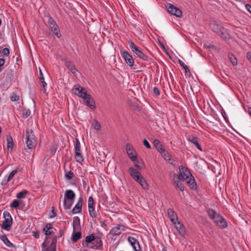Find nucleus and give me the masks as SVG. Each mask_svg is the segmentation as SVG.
I'll list each match as a JSON object with an SVG mask.
<instances>
[{
    "label": "nucleus",
    "instance_id": "obj_1",
    "mask_svg": "<svg viewBox=\"0 0 251 251\" xmlns=\"http://www.w3.org/2000/svg\"><path fill=\"white\" fill-rule=\"evenodd\" d=\"M179 173L176 175H179L180 178L185 180L191 189L196 190V182L189 170L185 167L180 165L179 166Z\"/></svg>",
    "mask_w": 251,
    "mask_h": 251
},
{
    "label": "nucleus",
    "instance_id": "obj_2",
    "mask_svg": "<svg viewBox=\"0 0 251 251\" xmlns=\"http://www.w3.org/2000/svg\"><path fill=\"white\" fill-rule=\"evenodd\" d=\"M207 212L210 218L213 220L219 227L225 228L227 226V223L226 220L215 210L212 209H208Z\"/></svg>",
    "mask_w": 251,
    "mask_h": 251
},
{
    "label": "nucleus",
    "instance_id": "obj_3",
    "mask_svg": "<svg viewBox=\"0 0 251 251\" xmlns=\"http://www.w3.org/2000/svg\"><path fill=\"white\" fill-rule=\"evenodd\" d=\"M128 172L131 177L139 183L142 188L145 190L149 189V185L141 174L132 167L128 169Z\"/></svg>",
    "mask_w": 251,
    "mask_h": 251
},
{
    "label": "nucleus",
    "instance_id": "obj_4",
    "mask_svg": "<svg viewBox=\"0 0 251 251\" xmlns=\"http://www.w3.org/2000/svg\"><path fill=\"white\" fill-rule=\"evenodd\" d=\"M82 245L93 249L99 250L102 247V242L99 239H95V236L91 234L86 237L85 240L82 242Z\"/></svg>",
    "mask_w": 251,
    "mask_h": 251
},
{
    "label": "nucleus",
    "instance_id": "obj_5",
    "mask_svg": "<svg viewBox=\"0 0 251 251\" xmlns=\"http://www.w3.org/2000/svg\"><path fill=\"white\" fill-rule=\"evenodd\" d=\"M75 194L72 190H67L64 195L63 206L65 209H70L73 204Z\"/></svg>",
    "mask_w": 251,
    "mask_h": 251
},
{
    "label": "nucleus",
    "instance_id": "obj_6",
    "mask_svg": "<svg viewBox=\"0 0 251 251\" xmlns=\"http://www.w3.org/2000/svg\"><path fill=\"white\" fill-rule=\"evenodd\" d=\"M25 143L28 149H32L36 145V138L32 130L26 131Z\"/></svg>",
    "mask_w": 251,
    "mask_h": 251
},
{
    "label": "nucleus",
    "instance_id": "obj_7",
    "mask_svg": "<svg viewBox=\"0 0 251 251\" xmlns=\"http://www.w3.org/2000/svg\"><path fill=\"white\" fill-rule=\"evenodd\" d=\"M79 218L78 217L74 218L73 223L74 231L72 236V240L74 242H76L81 237V234L80 232H76V231L78 230L79 229Z\"/></svg>",
    "mask_w": 251,
    "mask_h": 251
},
{
    "label": "nucleus",
    "instance_id": "obj_8",
    "mask_svg": "<svg viewBox=\"0 0 251 251\" xmlns=\"http://www.w3.org/2000/svg\"><path fill=\"white\" fill-rule=\"evenodd\" d=\"M61 236V234L59 236L53 235L52 237L51 243L48 246L46 244L47 237H46L45 241L41 244L42 251H56V243L57 238Z\"/></svg>",
    "mask_w": 251,
    "mask_h": 251
},
{
    "label": "nucleus",
    "instance_id": "obj_9",
    "mask_svg": "<svg viewBox=\"0 0 251 251\" xmlns=\"http://www.w3.org/2000/svg\"><path fill=\"white\" fill-rule=\"evenodd\" d=\"M128 44L133 52H134L139 58L145 61L148 60V56L142 52L132 41L129 42Z\"/></svg>",
    "mask_w": 251,
    "mask_h": 251
},
{
    "label": "nucleus",
    "instance_id": "obj_10",
    "mask_svg": "<svg viewBox=\"0 0 251 251\" xmlns=\"http://www.w3.org/2000/svg\"><path fill=\"white\" fill-rule=\"evenodd\" d=\"M4 220L1 224V228L7 231H10L12 224V218L8 212L4 211L3 213Z\"/></svg>",
    "mask_w": 251,
    "mask_h": 251
},
{
    "label": "nucleus",
    "instance_id": "obj_11",
    "mask_svg": "<svg viewBox=\"0 0 251 251\" xmlns=\"http://www.w3.org/2000/svg\"><path fill=\"white\" fill-rule=\"evenodd\" d=\"M48 24L53 33L57 38H60L61 36V34L60 32L59 28L54 20L52 18L50 17L48 20Z\"/></svg>",
    "mask_w": 251,
    "mask_h": 251
},
{
    "label": "nucleus",
    "instance_id": "obj_12",
    "mask_svg": "<svg viewBox=\"0 0 251 251\" xmlns=\"http://www.w3.org/2000/svg\"><path fill=\"white\" fill-rule=\"evenodd\" d=\"M73 91L75 95L82 99H83L88 94L85 88L78 84H75L74 86Z\"/></svg>",
    "mask_w": 251,
    "mask_h": 251
},
{
    "label": "nucleus",
    "instance_id": "obj_13",
    "mask_svg": "<svg viewBox=\"0 0 251 251\" xmlns=\"http://www.w3.org/2000/svg\"><path fill=\"white\" fill-rule=\"evenodd\" d=\"M166 6L167 11L169 13L175 15L177 17H181L182 16L181 10L175 7L174 5L171 3H167Z\"/></svg>",
    "mask_w": 251,
    "mask_h": 251
},
{
    "label": "nucleus",
    "instance_id": "obj_14",
    "mask_svg": "<svg viewBox=\"0 0 251 251\" xmlns=\"http://www.w3.org/2000/svg\"><path fill=\"white\" fill-rule=\"evenodd\" d=\"M75 160L79 163L83 161L84 159L81 153L80 144L78 140L76 139V143L75 144Z\"/></svg>",
    "mask_w": 251,
    "mask_h": 251
},
{
    "label": "nucleus",
    "instance_id": "obj_15",
    "mask_svg": "<svg viewBox=\"0 0 251 251\" xmlns=\"http://www.w3.org/2000/svg\"><path fill=\"white\" fill-rule=\"evenodd\" d=\"M120 52L126 63L129 66L132 67L134 63L132 56L126 50H121Z\"/></svg>",
    "mask_w": 251,
    "mask_h": 251
},
{
    "label": "nucleus",
    "instance_id": "obj_16",
    "mask_svg": "<svg viewBox=\"0 0 251 251\" xmlns=\"http://www.w3.org/2000/svg\"><path fill=\"white\" fill-rule=\"evenodd\" d=\"M211 29L213 31L219 34L222 38H227L226 36H224L225 31L224 30V28L221 25L214 23L211 25Z\"/></svg>",
    "mask_w": 251,
    "mask_h": 251
},
{
    "label": "nucleus",
    "instance_id": "obj_17",
    "mask_svg": "<svg viewBox=\"0 0 251 251\" xmlns=\"http://www.w3.org/2000/svg\"><path fill=\"white\" fill-rule=\"evenodd\" d=\"M126 150L131 160L133 162L137 160V156L136 155L135 151L134 150L133 146L128 143L126 144Z\"/></svg>",
    "mask_w": 251,
    "mask_h": 251
},
{
    "label": "nucleus",
    "instance_id": "obj_18",
    "mask_svg": "<svg viewBox=\"0 0 251 251\" xmlns=\"http://www.w3.org/2000/svg\"><path fill=\"white\" fill-rule=\"evenodd\" d=\"M88 211L92 218H96L97 216L95 208L94 206V200L92 197H90L88 200Z\"/></svg>",
    "mask_w": 251,
    "mask_h": 251
},
{
    "label": "nucleus",
    "instance_id": "obj_19",
    "mask_svg": "<svg viewBox=\"0 0 251 251\" xmlns=\"http://www.w3.org/2000/svg\"><path fill=\"white\" fill-rule=\"evenodd\" d=\"M127 241L134 251H141L139 242L135 238L129 236L127 238Z\"/></svg>",
    "mask_w": 251,
    "mask_h": 251
},
{
    "label": "nucleus",
    "instance_id": "obj_20",
    "mask_svg": "<svg viewBox=\"0 0 251 251\" xmlns=\"http://www.w3.org/2000/svg\"><path fill=\"white\" fill-rule=\"evenodd\" d=\"M83 99L84 100L85 105L92 109L96 108L95 100L89 94H88Z\"/></svg>",
    "mask_w": 251,
    "mask_h": 251
},
{
    "label": "nucleus",
    "instance_id": "obj_21",
    "mask_svg": "<svg viewBox=\"0 0 251 251\" xmlns=\"http://www.w3.org/2000/svg\"><path fill=\"white\" fill-rule=\"evenodd\" d=\"M18 172V169L12 171L8 176H5L4 178L1 182L2 185H6L14 176L15 174Z\"/></svg>",
    "mask_w": 251,
    "mask_h": 251
},
{
    "label": "nucleus",
    "instance_id": "obj_22",
    "mask_svg": "<svg viewBox=\"0 0 251 251\" xmlns=\"http://www.w3.org/2000/svg\"><path fill=\"white\" fill-rule=\"evenodd\" d=\"M125 230V226H124L118 225L111 229L110 233L114 236H118L121 233L122 231Z\"/></svg>",
    "mask_w": 251,
    "mask_h": 251
},
{
    "label": "nucleus",
    "instance_id": "obj_23",
    "mask_svg": "<svg viewBox=\"0 0 251 251\" xmlns=\"http://www.w3.org/2000/svg\"><path fill=\"white\" fill-rule=\"evenodd\" d=\"M54 228L52 227L51 224H47L45 227L43 228V231L46 235V237L48 238V236L52 235L54 234Z\"/></svg>",
    "mask_w": 251,
    "mask_h": 251
},
{
    "label": "nucleus",
    "instance_id": "obj_24",
    "mask_svg": "<svg viewBox=\"0 0 251 251\" xmlns=\"http://www.w3.org/2000/svg\"><path fill=\"white\" fill-rule=\"evenodd\" d=\"M82 198H79L77 203L75 204V206L73 209L72 212L73 214H77L81 211L82 210Z\"/></svg>",
    "mask_w": 251,
    "mask_h": 251
},
{
    "label": "nucleus",
    "instance_id": "obj_25",
    "mask_svg": "<svg viewBox=\"0 0 251 251\" xmlns=\"http://www.w3.org/2000/svg\"><path fill=\"white\" fill-rule=\"evenodd\" d=\"M167 213L171 222L174 224H176L177 221V217L174 211L171 208L168 209Z\"/></svg>",
    "mask_w": 251,
    "mask_h": 251
},
{
    "label": "nucleus",
    "instance_id": "obj_26",
    "mask_svg": "<svg viewBox=\"0 0 251 251\" xmlns=\"http://www.w3.org/2000/svg\"><path fill=\"white\" fill-rule=\"evenodd\" d=\"M161 154L164 159L169 163L173 165H175L174 160L172 159L171 155L169 153V152L166 151V150L161 152Z\"/></svg>",
    "mask_w": 251,
    "mask_h": 251
},
{
    "label": "nucleus",
    "instance_id": "obj_27",
    "mask_svg": "<svg viewBox=\"0 0 251 251\" xmlns=\"http://www.w3.org/2000/svg\"><path fill=\"white\" fill-rule=\"evenodd\" d=\"M153 144L156 150L160 153L165 150L160 141L158 139H154L153 142Z\"/></svg>",
    "mask_w": 251,
    "mask_h": 251
},
{
    "label": "nucleus",
    "instance_id": "obj_28",
    "mask_svg": "<svg viewBox=\"0 0 251 251\" xmlns=\"http://www.w3.org/2000/svg\"><path fill=\"white\" fill-rule=\"evenodd\" d=\"M175 225L176 229L179 232V234L181 236H184L185 235V230L184 226L178 222Z\"/></svg>",
    "mask_w": 251,
    "mask_h": 251
},
{
    "label": "nucleus",
    "instance_id": "obj_29",
    "mask_svg": "<svg viewBox=\"0 0 251 251\" xmlns=\"http://www.w3.org/2000/svg\"><path fill=\"white\" fill-rule=\"evenodd\" d=\"M188 141L195 145L199 150L202 151L201 145L199 144V141L197 138L194 136H190L188 138Z\"/></svg>",
    "mask_w": 251,
    "mask_h": 251
},
{
    "label": "nucleus",
    "instance_id": "obj_30",
    "mask_svg": "<svg viewBox=\"0 0 251 251\" xmlns=\"http://www.w3.org/2000/svg\"><path fill=\"white\" fill-rule=\"evenodd\" d=\"M0 239L7 247L9 248H15V246L8 240L6 235H4L1 236Z\"/></svg>",
    "mask_w": 251,
    "mask_h": 251
},
{
    "label": "nucleus",
    "instance_id": "obj_31",
    "mask_svg": "<svg viewBox=\"0 0 251 251\" xmlns=\"http://www.w3.org/2000/svg\"><path fill=\"white\" fill-rule=\"evenodd\" d=\"M182 179L180 178L179 175H176L175 173L173 174V177L172 179V183L176 187L181 181H183Z\"/></svg>",
    "mask_w": 251,
    "mask_h": 251
},
{
    "label": "nucleus",
    "instance_id": "obj_32",
    "mask_svg": "<svg viewBox=\"0 0 251 251\" xmlns=\"http://www.w3.org/2000/svg\"><path fill=\"white\" fill-rule=\"evenodd\" d=\"M66 66H67V68L71 71V72L74 74H75V73L77 72L76 69L75 68V65L73 64V63L70 61H67L66 63Z\"/></svg>",
    "mask_w": 251,
    "mask_h": 251
},
{
    "label": "nucleus",
    "instance_id": "obj_33",
    "mask_svg": "<svg viewBox=\"0 0 251 251\" xmlns=\"http://www.w3.org/2000/svg\"><path fill=\"white\" fill-rule=\"evenodd\" d=\"M28 193V192L27 190L24 189L22 191L18 193L16 195V197L19 199H24L26 197Z\"/></svg>",
    "mask_w": 251,
    "mask_h": 251
},
{
    "label": "nucleus",
    "instance_id": "obj_34",
    "mask_svg": "<svg viewBox=\"0 0 251 251\" xmlns=\"http://www.w3.org/2000/svg\"><path fill=\"white\" fill-rule=\"evenodd\" d=\"M7 148L8 150L9 149H12L13 146H14V143L13 141V139L11 136H9L7 138Z\"/></svg>",
    "mask_w": 251,
    "mask_h": 251
},
{
    "label": "nucleus",
    "instance_id": "obj_35",
    "mask_svg": "<svg viewBox=\"0 0 251 251\" xmlns=\"http://www.w3.org/2000/svg\"><path fill=\"white\" fill-rule=\"evenodd\" d=\"M10 100L12 101H17L18 102L20 100V96L18 95H16L15 93H12L11 94V96L10 97Z\"/></svg>",
    "mask_w": 251,
    "mask_h": 251
},
{
    "label": "nucleus",
    "instance_id": "obj_36",
    "mask_svg": "<svg viewBox=\"0 0 251 251\" xmlns=\"http://www.w3.org/2000/svg\"><path fill=\"white\" fill-rule=\"evenodd\" d=\"M228 58L233 65L235 66L237 64V60L232 54H229Z\"/></svg>",
    "mask_w": 251,
    "mask_h": 251
},
{
    "label": "nucleus",
    "instance_id": "obj_37",
    "mask_svg": "<svg viewBox=\"0 0 251 251\" xmlns=\"http://www.w3.org/2000/svg\"><path fill=\"white\" fill-rule=\"evenodd\" d=\"M41 82L42 84V88L41 89V91L43 93H45L47 89V83L45 82L44 78L42 77L41 78Z\"/></svg>",
    "mask_w": 251,
    "mask_h": 251
},
{
    "label": "nucleus",
    "instance_id": "obj_38",
    "mask_svg": "<svg viewBox=\"0 0 251 251\" xmlns=\"http://www.w3.org/2000/svg\"><path fill=\"white\" fill-rule=\"evenodd\" d=\"M74 176V173L72 171H70L65 174V177L66 179L70 180Z\"/></svg>",
    "mask_w": 251,
    "mask_h": 251
},
{
    "label": "nucleus",
    "instance_id": "obj_39",
    "mask_svg": "<svg viewBox=\"0 0 251 251\" xmlns=\"http://www.w3.org/2000/svg\"><path fill=\"white\" fill-rule=\"evenodd\" d=\"M19 204V201L17 200H14L10 204V207L11 208H17L18 207Z\"/></svg>",
    "mask_w": 251,
    "mask_h": 251
},
{
    "label": "nucleus",
    "instance_id": "obj_40",
    "mask_svg": "<svg viewBox=\"0 0 251 251\" xmlns=\"http://www.w3.org/2000/svg\"><path fill=\"white\" fill-rule=\"evenodd\" d=\"M179 63L180 65L183 68V69L185 70V72L187 73V72H189V69L187 66L185 64V63L182 61L181 60H179Z\"/></svg>",
    "mask_w": 251,
    "mask_h": 251
},
{
    "label": "nucleus",
    "instance_id": "obj_41",
    "mask_svg": "<svg viewBox=\"0 0 251 251\" xmlns=\"http://www.w3.org/2000/svg\"><path fill=\"white\" fill-rule=\"evenodd\" d=\"M94 128L96 130H100L101 128V126L99 122L97 121L94 122L93 124Z\"/></svg>",
    "mask_w": 251,
    "mask_h": 251
},
{
    "label": "nucleus",
    "instance_id": "obj_42",
    "mask_svg": "<svg viewBox=\"0 0 251 251\" xmlns=\"http://www.w3.org/2000/svg\"><path fill=\"white\" fill-rule=\"evenodd\" d=\"M175 188L176 189H177V188L179 189L181 191H183L185 189L184 186L181 182H180L179 183H178V185H177L175 187Z\"/></svg>",
    "mask_w": 251,
    "mask_h": 251
},
{
    "label": "nucleus",
    "instance_id": "obj_43",
    "mask_svg": "<svg viewBox=\"0 0 251 251\" xmlns=\"http://www.w3.org/2000/svg\"><path fill=\"white\" fill-rule=\"evenodd\" d=\"M153 92L155 96H159L160 95V91L159 89L156 87L153 88Z\"/></svg>",
    "mask_w": 251,
    "mask_h": 251
},
{
    "label": "nucleus",
    "instance_id": "obj_44",
    "mask_svg": "<svg viewBox=\"0 0 251 251\" xmlns=\"http://www.w3.org/2000/svg\"><path fill=\"white\" fill-rule=\"evenodd\" d=\"M2 53L4 55L8 56L9 55V50L5 48L2 50Z\"/></svg>",
    "mask_w": 251,
    "mask_h": 251
},
{
    "label": "nucleus",
    "instance_id": "obj_45",
    "mask_svg": "<svg viewBox=\"0 0 251 251\" xmlns=\"http://www.w3.org/2000/svg\"><path fill=\"white\" fill-rule=\"evenodd\" d=\"M143 144L148 149H150L151 148V146L149 143V142L146 140L144 139L143 140Z\"/></svg>",
    "mask_w": 251,
    "mask_h": 251
},
{
    "label": "nucleus",
    "instance_id": "obj_46",
    "mask_svg": "<svg viewBox=\"0 0 251 251\" xmlns=\"http://www.w3.org/2000/svg\"><path fill=\"white\" fill-rule=\"evenodd\" d=\"M33 235L36 239H38L39 238L40 233L38 231H34L33 232Z\"/></svg>",
    "mask_w": 251,
    "mask_h": 251
},
{
    "label": "nucleus",
    "instance_id": "obj_47",
    "mask_svg": "<svg viewBox=\"0 0 251 251\" xmlns=\"http://www.w3.org/2000/svg\"><path fill=\"white\" fill-rule=\"evenodd\" d=\"M5 60L4 58H0V68H2V66L4 64Z\"/></svg>",
    "mask_w": 251,
    "mask_h": 251
},
{
    "label": "nucleus",
    "instance_id": "obj_48",
    "mask_svg": "<svg viewBox=\"0 0 251 251\" xmlns=\"http://www.w3.org/2000/svg\"><path fill=\"white\" fill-rule=\"evenodd\" d=\"M247 57L248 59L251 62V52L247 53Z\"/></svg>",
    "mask_w": 251,
    "mask_h": 251
},
{
    "label": "nucleus",
    "instance_id": "obj_49",
    "mask_svg": "<svg viewBox=\"0 0 251 251\" xmlns=\"http://www.w3.org/2000/svg\"><path fill=\"white\" fill-rule=\"evenodd\" d=\"M246 8L251 13V5L249 4H246Z\"/></svg>",
    "mask_w": 251,
    "mask_h": 251
},
{
    "label": "nucleus",
    "instance_id": "obj_50",
    "mask_svg": "<svg viewBox=\"0 0 251 251\" xmlns=\"http://www.w3.org/2000/svg\"><path fill=\"white\" fill-rule=\"evenodd\" d=\"M222 114L223 117L224 118V119H225V120L226 121H227L228 118H227V117L226 116V112H223L222 113Z\"/></svg>",
    "mask_w": 251,
    "mask_h": 251
},
{
    "label": "nucleus",
    "instance_id": "obj_51",
    "mask_svg": "<svg viewBox=\"0 0 251 251\" xmlns=\"http://www.w3.org/2000/svg\"><path fill=\"white\" fill-rule=\"evenodd\" d=\"M39 72H40L39 79H40V80L41 81V77L44 78V77H43V75L42 72V71H41V69H40Z\"/></svg>",
    "mask_w": 251,
    "mask_h": 251
},
{
    "label": "nucleus",
    "instance_id": "obj_52",
    "mask_svg": "<svg viewBox=\"0 0 251 251\" xmlns=\"http://www.w3.org/2000/svg\"><path fill=\"white\" fill-rule=\"evenodd\" d=\"M30 114V111L29 110L26 111L25 114V117H27Z\"/></svg>",
    "mask_w": 251,
    "mask_h": 251
},
{
    "label": "nucleus",
    "instance_id": "obj_53",
    "mask_svg": "<svg viewBox=\"0 0 251 251\" xmlns=\"http://www.w3.org/2000/svg\"><path fill=\"white\" fill-rule=\"evenodd\" d=\"M248 113L251 116V107H250L248 109Z\"/></svg>",
    "mask_w": 251,
    "mask_h": 251
},
{
    "label": "nucleus",
    "instance_id": "obj_54",
    "mask_svg": "<svg viewBox=\"0 0 251 251\" xmlns=\"http://www.w3.org/2000/svg\"><path fill=\"white\" fill-rule=\"evenodd\" d=\"M162 251H167V250L166 249V248H164L163 249H162Z\"/></svg>",
    "mask_w": 251,
    "mask_h": 251
},
{
    "label": "nucleus",
    "instance_id": "obj_55",
    "mask_svg": "<svg viewBox=\"0 0 251 251\" xmlns=\"http://www.w3.org/2000/svg\"><path fill=\"white\" fill-rule=\"evenodd\" d=\"M1 25V19H0V26Z\"/></svg>",
    "mask_w": 251,
    "mask_h": 251
},
{
    "label": "nucleus",
    "instance_id": "obj_56",
    "mask_svg": "<svg viewBox=\"0 0 251 251\" xmlns=\"http://www.w3.org/2000/svg\"><path fill=\"white\" fill-rule=\"evenodd\" d=\"M2 69H3V68H0V72H1V71L2 70Z\"/></svg>",
    "mask_w": 251,
    "mask_h": 251
},
{
    "label": "nucleus",
    "instance_id": "obj_57",
    "mask_svg": "<svg viewBox=\"0 0 251 251\" xmlns=\"http://www.w3.org/2000/svg\"><path fill=\"white\" fill-rule=\"evenodd\" d=\"M1 47H0V52L1 51Z\"/></svg>",
    "mask_w": 251,
    "mask_h": 251
}]
</instances>
